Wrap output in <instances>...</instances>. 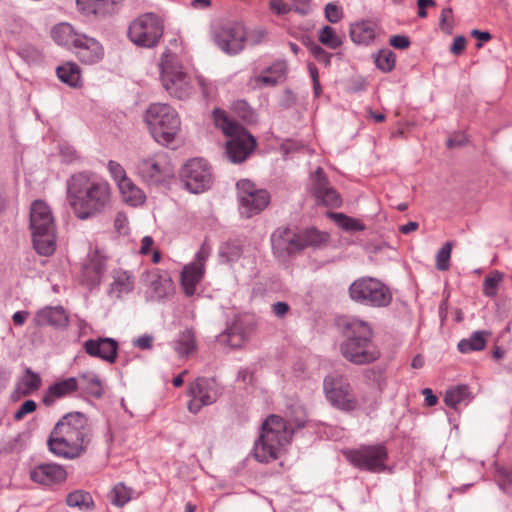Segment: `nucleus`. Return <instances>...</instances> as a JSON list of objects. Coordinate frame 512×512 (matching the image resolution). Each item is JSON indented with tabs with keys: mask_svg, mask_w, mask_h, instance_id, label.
<instances>
[{
	"mask_svg": "<svg viewBox=\"0 0 512 512\" xmlns=\"http://www.w3.org/2000/svg\"><path fill=\"white\" fill-rule=\"evenodd\" d=\"M292 11L299 15H307L311 11V0H291Z\"/></svg>",
	"mask_w": 512,
	"mask_h": 512,
	"instance_id": "nucleus-51",
	"label": "nucleus"
},
{
	"mask_svg": "<svg viewBox=\"0 0 512 512\" xmlns=\"http://www.w3.org/2000/svg\"><path fill=\"white\" fill-rule=\"evenodd\" d=\"M319 41L330 49H337L341 44V38L330 26H324L319 32Z\"/></svg>",
	"mask_w": 512,
	"mask_h": 512,
	"instance_id": "nucleus-43",
	"label": "nucleus"
},
{
	"mask_svg": "<svg viewBox=\"0 0 512 512\" xmlns=\"http://www.w3.org/2000/svg\"><path fill=\"white\" fill-rule=\"evenodd\" d=\"M66 478V470L62 465L56 463L40 464L30 470V479L43 486L63 483Z\"/></svg>",
	"mask_w": 512,
	"mask_h": 512,
	"instance_id": "nucleus-21",
	"label": "nucleus"
},
{
	"mask_svg": "<svg viewBox=\"0 0 512 512\" xmlns=\"http://www.w3.org/2000/svg\"><path fill=\"white\" fill-rule=\"evenodd\" d=\"M154 244V240L150 236H145L141 241L140 253L147 255Z\"/></svg>",
	"mask_w": 512,
	"mask_h": 512,
	"instance_id": "nucleus-62",
	"label": "nucleus"
},
{
	"mask_svg": "<svg viewBox=\"0 0 512 512\" xmlns=\"http://www.w3.org/2000/svg\"><path fill=\"white\" fill-rule=\"evenodd\" d=\"M396 62V56L391 50H381L375 58L376 66L383 72H390Z\"/></svg>",
	"mask_w": 512,
	"mask_h": 512,
	"instance_id": "nucleus-44",
	"label": "nucleus"
},
{
	"mask_svg": "<svg viewBox=\"0 0 512 512\" xmlns=\"http://www.w3.org/2000/svg\"><path fill=\"white\" fill-rule=\"evenodd\" d=\"M308 68H309V72H310L311 78L313 80L315 92L318 93L319 80H318V70H317V67L314 64L310 63L308 65Z\"/></svg>",
	"mask_w": 512,
	"mask_h": 512,
	"instance_id": "nucleus-63",
	"label": "nucleus"
},
{
	"mask_svg": "<svg viewBox=\"0 0 512 512\" xmlns=\"http://www.w3.org/2000/svg\"><path fill=\"white\" fill-rule=\"evenodd\" d=\"M344 456L353 466L369 472L379 473L387 468L388 451L383 444L362 445L344 451Z\"/></svg>",
	"mask_w": 512,
	"mask_h": 512,
	"instance_id": "nucleus-11",
	"label": "nucleus"
},
{
	"mask_svg": "<svg viewBox=\"0 0 512 512\" xmlns=\"http://www.w3.org/2000/svg\"><path fill=\"white\" fill-rule=\"evenodd\" d=\"M211 254V248L203 243L195 255L194 260L185 265L181 272L180 283L183 293L191 297L196 293L198 284L205 275V265Z\"/></svg>",
	"mask_w": 512,
	"mask_h": 512,
	"instance_id": "nucleus-14",
	"label": "nucleus"
},
{
	"mask_svg": "<svg viewBox=\"0 0 512 512\" xmlns=\"http://www.w3.org/2000/svg\"><path fill=\"white\" fill-rule=\"evenodd\" d=\"M112 279L110 292L116 297L130 293L134 289L135 277L131 272L116 269L113 271Z\"/></svg>",
	"mask_w": 512,
	"mask_h": 512,
	"instance_id": "nucleus-32",
	"label": "nucleus"
},
{
	"mask_svg": "<svg viewBox=\"0 0 512 512\" xmlns=\"http://www.w3.org/2000/svg\"><path fill=\"white\" fill-rule=\"evenodd\" d=\"M84 35L78 34L68 23L55 25L51 30L52 39L60 46L76 47Z\"/></svg>",
	"mask_w": 512,
	"mask_h": 512,
	"instance_id": "nucleus-28",
	"label": "nucleus"
},
{
	"mask_svg": "<svg viewBox=\"0 0 512 512\" xmlns=\"http://www.w3.org/2000/svg\"><path fill=\"white\" fill-rule=\"evenodd\" d=\"M377 26L370 21H361L352 24L350 27V37L357 44H370L376 37Z\"/></svg>",
	"mask_w": 512,
	"mask_h": 512,
	"instance_id": "nucleus-30",
	"label": "nucleus"
},
{
	"mask_svg": "<svg viewBox=\"0 0 512 512\" xmlns=\"http://www.w3.org/2000/svg\"><path fill=\"white\" fill-rule=\"evenodd\" d=\"M28 317V312L18 311L15 312L12 316L13 322L16 325H22Z\"/></svg>",
	"mask_w": 512,
	"mask_h": 512,
	"instance_id": "nucleus-64",
	"label": "nucleus"
},
{
	"mask_svg": "<svg viewBox=\"0 0 512 512\" xmlns=\"http://www.w3.org/2000/svg\"><path fill=\"white\" fill-rule=\"evenodd\" d=\"M502 274L499 272H494L485 277L483 282V293L488 297H493L496 295L498 286L502 281Z\"/></svg>",
	"mask_w": 512,
	"mask_h": 512,
	"instance_id": "nucleus-45",
	"label": "nucleus"
},
{
	"mask_svg": "<svg viewBox=\"0 0 512 512\" xmlns=\"http://www.w3.org/2000/svg\"><path fill=\"white\" fill-rule=\"evenodd\" d=\"M92 438V428L85 414L69 412L55 424L47 446L57 457L73 460L86 453Z\"/></svg>",
	"mask_w": 512,
	"mask_h": 512,
	"instance_id": "nucleus-2",
	"label": "nucleus"
},
{
	"mask_svg": "<svg viewBox=\"0 0 512 512\" xmlns=\"http://www.w3.org/2000/svg\"><path fill=\"white\" fill-rule=\"evenodd\" d=\"M144 122L152 138L160 145L172 147L181 132V119L174 107L166 103L151 104Z\"/></svg>",
	"mask_w": 512,
	"mask_h": 512,
	"instance_id": "nucleus-6",
	"label": "nucleus"
},
{
	"mask_svg": "<svg viewBox=\"0 0 512 512\" xmlns=\"http://www.w3.org/2000/svg\"><path fill=\"white\" fill-rule=\"evenodd\" d=\"M324 390L328 401L336 408L352 411L358 407V400L352 392L347 379L343 377H326Z\"/></svg>",
	"mask_w": 512,
	"mask_h": 512,
	"instance_id": "nucleus-16",
	"label": "nucleus"
},
{
	"mask_svg": "<svg viewBox=\"0 0 512 512\" xmlns=\"http://www.w3.org/2000/svg\"><path fill=\"white\" fill-rule=\"evenodd\" d=\"M247 39L245 27L240 23L219 28L214 34L216 45L225 53L234 55L244 48Z\"/></svg>",
	"mask_w": 512,
	"mask_h": 512,
	"instance_id": "nucleus-19",
	"label": "nucleus"
},
{
	"mask_svg": "<svg viewBox=\"0 0 512 512\" xmlns=\"http://www.w3.org/2000/svg\"><path fill=\"white\" fill-rule=\"evenodd\" d=\"M472 399L471 392L466 385H457L449 388L444 396L447 406L456 409L459 405H467Z\"/></svg>",
	"mask_w": 512,
	"mask_h": 512,
	"instance_id": "nucleus-34",
	"label": "nucleus"
},
{
	"mask_svg": "<svg viewBox=\"0 0 512 512\" xmlns=\"http://www.w3.org/2000/svg\"><path fill=\"white\" fill-rule=\"evenodd\" d=\"M30 229L33 247L42 256H50L56 249V227L50 207L36 200L30 208Z\"/></svg>",
	"mask_w": 512,
	"mask_h": 512,
	"instance_id": "nucleus-8",
	"label": "nucleus"
},
{
	"mask_svg": "<svg viewBox=\"0 0 512 512\" xmlns=\"http://www.w3.org/2000/svg\"><path fill=\"white\" fill-rule=\"evenodd\" d=\"M345 340L340 346L342 356L355 365H367L380 357L373 342L370 325L359 319H351L344 326Z\"/></svg>",
	"mask_w": 512,
	"mask_h": 512,
	"instance_id": "nucleus-4",
	"label": "nucleus"
},
{
	"mask_svg": "<svg viewBox=\"0 0 512 512\" xmlns=\"http://www.w3.org/2000/svg\"><path fill=\"white\" fill-rule=\"evenodd\" d=\"M465 46L466 39L463 36H457L453 40L450 51L455 55H459L464 51Z\"/></svg>",
	"mask_w": 512,
	"mask_h": 512,
	"instance_id": "nucleus-55",
	"label": "nucleus"
},
{
	"mask_svg": "<svg viewBox=\"0 0 512 512\" xmlns=\"http://www.w3.org/2000/svg\"><path fill=\"white\" fill-rule=\"evenodd\" d=\"M34 321L38 326L63 327L68 324V316L62 307H46L36 313Z\"/></svg>",
	"mask_w": 512,
	"mask_h": 512,
	"instance_id": "nucleus-27",
	"label": "nucleus"
},
{
	"mask_svg": "<svg viewBox=\"0 0 512 512\" xmlns=\"http://www.w3.org/2000/svg\"><path fill=\"white\" fill-rule=\"evenodd\" d=\"M240 212L246 217L260 213L269 203L270 196L267 191L256 189L254 183L244 179L237 182Z\"/></svg>",
	"mask_w": 512,
	"mask_h": 512,
	"instance_id": "nucleus-15",
	"label": "nucleus"
},
{
	"mask_svg": "<svg viewBox=\"0 0 512 512\" xmlns=\"http://www.w3.org/2000/svg\"><path fill=\"white\" fill-rule=\"evenodd\" d=\"M122 0H76L78 11L87 17L105 16L114 12Z\"/></svg>",
	"mask_w": 512,
	"mask_h": 512,
	"instance_id": "nucleus-26",
	"label": "nucleus"
},
{
	"mask_svg": "<svg viewBox=\"0 0 512 512\" xmlns=\"http://www.w3.org/2000/svg\"><path fill=\"white\" fill-rule=\"evenodd\" d=\"M452 243L447 242L436 255V267L440 271L449 269V261L451 257Z\"/></svg>",
	"mask_w": 512,
	"mask_h": 512,
	"instance_id": "nucleus-47",
	"label": "nucleus"
},
{
	"mask_svg": "<svg viewBox=\"0 0 512 512\" xmlns=\"http://www.w3.org/2000/svg\"><path fill=\"white\" fill-rule=\"evenodd\" d=\"M312 53L318 61H322L326 64L330 63L331 54L326 52L320 46H314L312 48Z\"/></svg>",
	"mask_w": 512,
	"mask_h": 512,
	"instance_id": "nucleus-56",
	"label": "nucleus"
},
{
	"mask_svg": "<svg viewBox=\"0 0 512 512\" xmlns=\"http://www.w3.org/2000/svg\"><path fill=\"white\" fill-rule=\"evenodd\" d=\"M213 119L216 127L230 138L226 143V155L229 160L233 163L245 161L256 145L253 136L221 109L213 111Z\"/></svg>",
	"mask_w": 512,
	"mask_h": 512,
	"instance_id": "nucleus-7",
	"label": "nucleus"
},
{
	"mask_svg": "<svg viewBox=\"0 0 512 512\" xmlns=\"http://www.w3.org/2000/svg\"><path fill=\"white\" fill-rule=\"evenodd\" d=\"M293 430L287 421L278 415H269L262 423L252 454L260 463L278 459L291 443Z\"/></svg>",
	"mask_w": 512,
	"mask_h": 512,
	"instance_id": "nucleus-3",
	"label": "nucleus"
},
{
	"mask_svg": "<svg viewBox=\"0 0 512 512\" xmlns=\"http://www.w3.org/2000/svg\"><path fill=\"white\" fill-rule=\"evenodd\" d=\"M271 245L273 253L278 259H285L300 251L298 233L287 227L277 228L273 232L271 235Z\"/></svg>",
	"mask_w": 512,
	"mask_h": 512,
	"instance_id": "nucleus-20",
	"label": "nucleus"
},
{
	"mask_svg": "<svg viewBox=\"0 0 512 512\" xmlns=\"http://www.w3.org/2000/svg\"><path fill=\"white\" fill-rule=\"evenodd\" d=\"M170 46L177 50L178 41L176 39L170 41ZM158 66L162 86L170 96L183 100L192 94L194 89L192 78L182 65L177 51L166 48Z\"/></svg>",
	"mask_w": 512,
	"mask_h": 512,
	"instance_id": "nucleus-5",
	"label": "nucleus"
},
{
	"mask_svg": "<svg viewBox=\"0 0 512 512\" xmlns=\"http://www.w3.org/2000/svg\"><path fill=\"white\" fill-rule=\"evenodd\" d=\"M223 388L214 378L199 377L189 385L188 410L198 413L204 406L215 403L222 395Z\"/></svg>",
	"mask_w": 512,
	"mask_h": 512,
	"instance_id": "nucleus-13",
	"label": "nucleus"
},
{
	"mask_svg": "<svg viewBox=\"0 0 512 512\" xmlns=\"http://www.w3.org/2000/svg\"><path fill=\"white\" fill-rule=\"evenodd\" d=\"M182 176L187 189L195 194L204 192L212 184L211 170L204 159L189 160L182 169Z\"/></svg>",
	"mask_w": 512,
	"mask_h": 512,
	"instance_id": "nucleus-17",
	"label": "nucleus"
},
{
	"mask_svg": "<svg viewBox=\"0 0 512 512\" xmlns=\"http://www.w3.org/2000/svg\"><path fill=\"white\" fill-rule=\"evenodd\" d=\"M67 202L78 219L87 220L111 208L112 189L95 174L77 173L67 182Z\"/></svg>",
	"mask_w": 512,
	"mask_h": 512,
	"instance_id": "nucleus-1",
	"label": "nucleus"
},
{
	"mask_svg": "<svg viewBox=\"0 0 512 512\" xmlns=\"http://www.w3.org/2000/svg\"><path fill=\"white\" fill-rule=\"evenodd\" d=\"M78 383L81 384L89 394L100 397L102 387L99 378L94 374H82L79 376Z\"/></svg>",
	"mask_w": 512,
	"mask_h": 512,
	"instance_id": "nucleus-42",
	"label": "nucleus"
},
{
	"mask_svg": "<svg viewBox=\"0 0 512 512\" xmlns=\"http://www.w3.org/2000/svg\"><path fill=\"white\" fill-rule=\"evenodd\" d=\"M328 216L343 230L346 231H362L365 226L355 218L349 217L343 213H328Z\"/></svg>",
	"mask_w": 512,
	"mask_h": 512,
	"instance_id": "nucleus-39",
	"label": "nucleus"
},
{
	"mask_svg": "<svg viewBox=\"0 0 512 512\" xmlns=\"http://www.w3.org/2000/svg\"><path fill=\"white\" fill-rule=\"evenodd\" d=\"M310 191L315 201L319 205L330 208H338L342 204V199L337 190L330 184L325 176L323 169L318 167L311 176Z\"/></svg>",
	"mask_w": 512,
	"mask_h": 512,
	"instance_id": "nucleus-18",
	"label": "nucleus"
},
{
	"mask_svg": "<svg viewBox=\"0 0 512 512\" xmlns=\"http://www.w3.org/2000/svg\"><path fill=\"white\" fill-rule=\"evenodd\" d=\"M164 34L162 19L154 13H144L134 19L128 28V38L139 47L153 48Z\"/></svg>",
	"mask_w": 512,
	"mask_h": 512,
	"instance_id": "nucleus-10",
	"label": "nucleus"
},
{
	"mask_svg": "<svg viewBox=\"0 0 512 512\" xmlns=\"http://www.w3.org/2000/svg\"><path fill=\"white\" fill-rule=\"evenodd\" d=\"M174 349L179 357H186L196 350L195 335L191 330L183 331L175 341Z\"/></svg>",
	"mask_w": 512,
	"mask_h": 512,
	"instance_id": "nucleus-36",
	"label": "nucleus"
},
{
	"mask_svg": "<svg viewBox=\"0 0 512 512\" xmlns=\"http://www.w3.org/2000/svg\"><path fill=\"white\" fill-rule=\"evenodd\" d=\"M66 503L70 507H78L80 509H89L93 504L91 495L82 490H76L68 494Z\"/></svg>",
	"mask_w": 512,
	"mask_h": 512,
	"instance_id": "nucleus-40",
	"label": "nucleus"
},
{
	"mask_svg": "<svg viewBox=\"0 0 512 512\" xmlns=\"http://www.w3.org/2000/svg\"><path fill=\"white\" fill-rule=\"evenodd\" d=\"M117 186L126 204L136 207L144 203V192L130 178L122 180Z\"/></svg>",
	"mask_w": 512,
	"mask_h": 512,
	"instance_id": "nucleus-31",
	"label": "nucleus"
},
{
	"mask_svg": "<svg viewBox=\"0 0 512 512\" xmlns=\"http://www.w3.org/2000/svg\"><path fill=\"white\" fill-rule=\"evenodd\" d=\"M486 339L483 332H475L467 339H462L458 343V349L462 353H469L472 351H480L484 349Z\"/></svg>",
	"mask_w": 512,
	"mask_h": 512,
	"instance_id": "nucleus-38",
	"label": "nucleus"
},
{
	"mask_svg": "<svg viewBox=\"0 0 512 512\" xmlns=\"http://www.w3.org/2000/svg\"><path fill=\"white\" fill-rule=\"evenodd\" d=\"M325 17L330 23H337L343 17L342 7L335 3H328L324 9Z\"/></svg>",
	"mask_w": 512,
	"mask_h": 512,
	"instance_id": "nucleus-49",
	"label": "nucleus"
},
{
	"mask_svg": "<svg viewBox=\"0 0 512 512\" xmlns=\"http://www.w3.org/2000/svg\"><path fill=\"white\" fill-rule=\"evenodd\" d=\"M134 345L140 349H150L153 345V337L144 335L134 340Z\"/></svg>",
	"mask_w": 512,
	"mask_h": 512,
	"instance_id": "nucleus-58",
	"label": "nucleus"
},
{
	"mask_svg": "<svg viewBox=\"0 0 512 512\" xmlns=\"http://www.w3.org/2000/svg\"><path fill=\"white\" fill-rule=\"evenodd\" d=\"M40 386V376L28 368L18 384V390L22 395L28 396L38 390Z\"/></svg>",
	"mask_w": 512,
	"mask_h": 512,
	"instance_id": "nucleus-37",
	"label": "nucleus"
},
{
	"mask_svg": "<svg viewBox=\"0 0 512 512\" xmlns=\"http://www.w3.org/2000/svg\"><path fill=\"white\" fill-rule=\"evenodd\" d=\"M422 394L425 397V404L427 406L432 407L437 404L438 398L433 394L430 388L423 389Z\"/></svg>",
	"mask_w": 512,
	"mask_h": 512,
	"instance_id": "nucleus-61",
	"label": "nucleus"
},
{
	"mask_svg": "<svg viewBox=\"0 0 512 512\" xmlns=\"http://www.w3.org/2000/svg\"><path fill=\"white\" fill-rule=\"evenodd\" d=\"M300 242V251L308 248H320L326 246L329 242V234L315 228H308L298 233Z\"/></svg>",
	"mask_w": 512,
	"mask_h": 512,
	"instance_id": "nucleus-33",
	"label": "nucleus"
},
{
	"mask_svg": "<svg viewBox=\"0 0 512 512\" xmlns=\"http://www.w3.org/2000/svg\"><path fill=\"white\" fill-rule=\"evenodd\" d=\"M350 298L362 305L382 308L392 301L390 289L379 279L373 277H360L349 287Z\"/></svg>",
	"mask_w": 512,
	"mask_h": 512,
	"instance_id": "nucleus-9",
	"label": "nucleus"
},
{
	"mask_svg": "<svg viewBox=\"0 0 512 512\" xmlns=\"http://www.w3.org/2000/svg\"><path fill=\"white\" fill-rule=\"evenodd\" d=\"M289 305L285 302H277L272 305V311L277 317H284L289 311Z\"/></svg>",
	"mask_w": 512,
	"mask_h": 512,
	"instance_id": "nucleus-59",
	"label": "nucleus"
},
{
	"mask_svg": "<svg viewBox=\"0 0 512 512\" xmlns=\"http://www.w3.org/2000/svg\"><path fill=\"white\" fill-rule=\"evenodd\" d=\"M132 490L124 484L119 483L115 485L110 492L111 503L118 507H123L132 498Z\"/></svg>",
	"mask_w": 512,
	"mask_h": 512,
	"instance_id": "nucleus-41",
	"label": "nucleus"
},
{
	"mask_svg": "<svg viewBox=\"0 0 512 512\" xmlns=\"http://www.w3.org/2000/svg\"><path fill=\"white\" fill-rule=\"evenodd\" d=\"M37 408L36 402L33 400H26L17 410L14 415L16 420H21L27 414L34 412Z\"/></svg>",
	"mask_w": 512,
	"mask_h": 512,
	"instance_id": "nucleus-53",
	"label": "nucleus"
},
{
	"mask_svg": "<svg viewBox=\"0 0 512 512\" xmlns=\"http://www.w3.org/2000/svg\"><path fill=\"white\" fill-rule=\"evenodd\" d=\"M147 279L149 281L153 297L157 299H163L173 290L172 280L167 273L161 274L158 270H153L147 273Z\"/></svg>",
	"mask_w": 512,
	"mask_h": 512,
	"instance_id": "nucleus-29",
	"label": "nucleus"
},
{
	"mask_svg": "<svg viewBox=\"0 0 512 512\" xmlns=\"http://www.w3.org/2000/svg\"><path fill=\"white\" fill-rule=\"evenodd\" d=\"M286 73V62L276 61L271 66L267 67L262 73L253 75L249 79V85L254 89L273 87L285 80Z\"/></svg>",
	"mask_w": 512,
	"mask_h": 512,
	"instance_id": "nucleus-22",
	"label": "nucleus"
},
{
	"mask_svg": "<svg viewBox=\"0 0 512 512\" xmlns=\"http://www.w3.org/2000/svg\"><path fill=\"white\" fill-rule=\"evenodd\" d=\"M111 177L116 181L117 185L124 179H127L126 172L122 165L116 161H109L107 165Z\"/></svg>",
	"mask_w": 512,
	"mask_h": 512,
	"instance_id": "nucleus-50",
	"label": "nucleus"
},
{
	"mask_svg": "<svg viewBox=\"0 0 512 512\" xmlns=\"http://www.w3.org/2000/svg\"><path fill=\"white\" fill-rule=\"evenodd\" d=\"M390 45L396 49H406L410 45V40L406 36L395 35L390 38Z\"/></svg>",
	"mask_w": 512,
	"mask_h": 512,
	"instance_id": "nucleus-54",
	"label": "nucleus"
},
{
	"mask_svg": "<svg viewBox=\"0 0 512 512\" xmlns=\"http://www.w3.org/2000/svg\"><path fill=\"white\" fill-rule=\"evenodd\" d=\"M440 27L443 31L450 33L453 27L452 9L444 8L440 15Z\"/></svg>",
	"mask_w": 512,
	"mask_h": 512,
	"instance_id": "nucleus-52",
	"label": "nucleus"
},
{
	"mask_svg": "<svg viewBox=\"0 0 512 512\" xmlns=\"http://www.w3.org/2000/svg\"><path fill=\"white\" fill-rule=\"evenodd\" d=\"M84 349L92 357H98L109 363L117 359L118 344L112 338L89 339L84 342Z\"/></svg>",
	"mask_w": 512,
	"mask_h": 512,
	"instance_id": "nucleus-23",
	"label": "nucleus"
},
{
	"mask_svg": "<svg viewBox=\"0 0 512 512\" xmlns=\"http://www.w3.org/2000/svg\"><path fill=\"white\" fill-rule=\"evenodd\" d=\"M138 176L149 185H160L174 177V168L164 153L142 158L136 165Z\"/></svg>",
	"mask_w": 512,
	"mask_h": 512,
	"instance_id": "nucleus-12",
	"label": "nucleus"
},
{
	"mask_svg": "<svg viewBox=\"0 0 512 512\" xmlns=\"http://www.w3.org/2000/svg\"><path fill=\"white\" fill-rule=\"evenodd\" d=\"M79 387L78 379L74 377L59 380L50 385L44 392L42 402L46 406L53 405L56 401L71 396Z\"/></svg>",
	"mask_w": 512,
	"mask_h": 512,
	"instance_id": "nucleus-24",
	"label": "nucleus"
},
{
	"mask_svg": "<svg viewBox=\"0 0 512 512\" xmlns=\"http://www.w3.org/2000/svg\"><path fill=\"white\" fill-rule=\"evenodd\" d=\"M268 8L276 16L287 15L292 11L291 5L284 0H269Z\"/></svg>",
	"mask_w": 512,
	"mask_h": 512,
	"instance_id": "nucleus-48",
	"label": "nucleus"
},
{
	"mask_svg": "<svg viewBox=\"0 0 512 512\" xmlns=\"http://www.w3.org/2000/svg\"><path fill=\"white\" fill-rule=\"evenodd\" d=\"M246 340V333L237 324L227 329V342L231 347H240Z\"/></svg>",
	"mask_w": 512,
	"mask_h": 512,
	"instance_id": "nucleus-46",
	"label": "nucleus"
},
{
	"mask_svg": "<svg viewBox=\"0 0 512 512\" xmlns=\"http://www.w3.org/2000/svg\"><path fill=\"white\" fill-rule=\"evenodd\" d=\"M78 59L86 64H95L104 57L102 45L94 38L83 36L80 43L75 47Z\"/></svg>",
	"mask_w": 512,
	"mask_h": 512,
	"instance_id": "nucleus-25",
	"label": "nucleus"
},
{
	"mask_svg": "<svg viewBox=\"0 0 512 512\" xmlns=\"http://www.w3.org/2000/svg\"><path fill=\"white\" fill-rule=\"evenodd\" d=\"M127 224L128 221L126 216L122 213L117 214L114 220V227L119 233H126Z\"/></svg>",
	"mask_w": 512,
	"mask_h": 512,
	"instance_id": "nucleus-57",
	"label": "nucleus"
},
{
	"mask_svg": "<svg viewBox=\"0 0 512 512\" xmlns=\"http://www.w3.org/2000/svg\"><path fill=\"white\" fill-rule=\"evenodd\" d=\"M417 5H418V16L420 18H426L427 17L426 8L429 6H435V2H434V0H418Z\"/></svg>",
	"mask_w": 512,
	"mask_h": 512,
	"instance_id": "nucleus-60",
	"label": "nucleus"
},
{
	"mask_svg": "<svg viewBox=\"0 0 512 512\" xmlns=\"http://www.w3.org/2000/svg\"><path fill=\"white\" fill-rule=\"evenodd\" d=\"M58 78L71 87H78L81 83V72L77 64L66 62L56 70Z\"/></svg>",
	"mask_w": 512,
	"mask_h": 512,
	"instance_id": "nucleus-35",
	"label": "nucleus"
}]
</instances>
